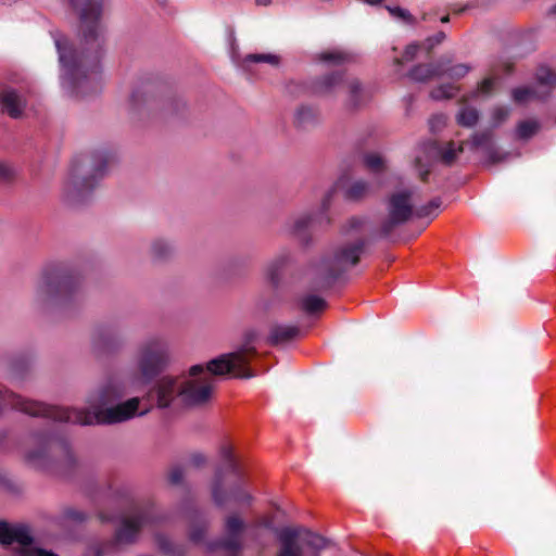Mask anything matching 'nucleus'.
I'll list each match as a JSON object with an SVG mask.
<instances>
[{"label":"nucleus","mask_w":556,"mask_h":556,"mask_svg":"<svg viewBox=\"0 0 556 556\" xmlns=\"http://www.w3.org/2000/svg\"><path fill=\"white\" fill-rule=\"evenodd\" d=\"M168 359L167 344L159 337L143 341L137 351V375L132 379L119 376L108 377L96 392L87 397L85 408L49 406L45 403L24 399L0 387V408L11 407L30 416H42L55 421L81 426L115 425L125 422L136 416H143L148 409L140 410V399L109 406L128 394L137 384L147 383L157 376Z\"/></svg>","instance_id":"nucleus-1"},{"label":"nucleus","mask_w":556,"mask_h":556,"mask_svg":"<svg viewBox=\"0 0 556 556\" xmlns=\"http://www.w3.org/2000/svg\"><path fill=\"white\" fill-rule=\"evenodd\" d=\"M67 1L79 17V50L64 36L55 37L54 42L64 86L76 97L84 98L100 89V60L105 42L103 0Z\"/></svg>","instance_id":"nucleus-2"},{"label":"nucleus","mask_w":556,"mask_h":556,"mask_svg":"<svg viewBox=\"0 0 556 556\" xmlns=\"http://www.w3.org/2000/svg\"><path fill=\"white\" fill-rule=\"evenodd\" d=\"M215 387L213 372L207 365H194L188 377L164 376L159 379L151 391L157 406L168 407L178 399L186 405H201L210 401Z\"/></svg>","instance_id":"nucleus-3"},{"label":"nucleus","mask_w":556,"mask_h":556,"mask_svg":"<svg viewBox=\"0 0 556 556\" xmlns=\"http://www.w3.org/2000/svg\"><path fill=\"white\" fill-rule=\"evenodd\" d=\"M223 467L216 470L211 486L212 497L217 506L232 502L239 506H250L253 497L245 489V473L229 445L220 447Z\"/></svg>","instance_id":"nucleus-4"},{"label":"nucleus","mask_w":556,"mask_h":556,"mask_svg":"<svg viewBox=\"0 0 556 556\" xmlns=\"http://www.w3.org/2000/svg\"><path fill=\"white\" fill-rule=\"evenodd\" d=\"M468 144L470 149L477 150L482 149L485 152L490 153V156L493 162H496L497 159L495 153H493V131L488 129L479 132H475L471 136V139L460 144L456 146L454 141H448L445 144H441L437 141H428L422 144V150L426 154L427 161L430 160H440L445 165H452L457 159L458 154L464 151V146ZM416 167L419 170V176L422 181L427 180V176L429 175L428 162H424L420 155L416 156L415 160Z\"/></svg>","instance_id":"nucleus-5"},{"label":"nucleus","mask_w":556,"mask_h":556,"mask_svg":"<svg viewBox=\"0 0 556 556\" xmlns=\"http://www.w3.org/2000/svg\"><path fill=\"white\" fill-rule=\"evenodd\" d=\"M79 280L67 271L53 268L42 273L35 293V301L42 309L65 306L76 299Z\"/></svg>","instance_id":"nucleus-6"},{"label":"nucleus","mask_w":556,"mask_h":556,"mask_svg":"<svg viewBox=\"0 0 556 556\" xmlns=\"http://www.w3.org/2000/svg\"><path fill=\"white\" fill-rule=\"evenodd\" d=\"M111 160L112 156L104 151H96L83 157L75 166V173L65 187L68 202H83L97 186L98 180L104 176Z\"/></svg>","instance_id":"nucleus-7"},{"label":"nucleus","mask_w":556,"mask_h":556,"mask_svg":"<svg viewBox=\"0 0 556 556\" xmlns=\"http://www.w3.org/2000/svg\"><path fill=\"white\" fill-rule=\"evenodd\" d=\"M364 250L365 240L362 238L337 245L318 264L317 273L321 279V287L331 286L337 278L358 264Z\"/></svg>","instance_id":"nucleus-8"},{"label":"nucleus","mask_w":556,"mask_h":556,"mask_svg":"<svg viewBox=\"0 0 556 556\" xmlns=\"http://www.w3.org/2000/svg\"><path fill=\"white\" fill-rule=\"evenodd\" d=\"M155 520L156 516L152 504L134 507L132 510L123 518L121 527L116 530L114 538L99 546L97 556L115 552L119 544H130L135 542L139 532L143 528L154 523Z\"/></svg>","instance_id":"nucleus-9"},{"label":"nucleus","mask_w":556,"mask_h":556,"mask_svg":"<svg viewBox=\"0 0 556 556\" xmlns=\"http://www.w3.org/2000/svg\"><path fill=\"white\" fill-rule=\"evenodd\" d=\"M257 333L250 330L244 334L241 348L235 352L222 354L207 363L208 371L214 376H226L232 374L237 378H250L254 375L249 368V363L256 355L254 342Z\"/></svg>","instance_id":"nucleus-10"},{"label":"nucleus","mask_w":556,"mask_h":556,"mask_svg":"<svg viewBox=\"0 0 556 556\" xmlns=\"http://www.w3.org/2000/svg\"><path fill=\"white\" fill-rule=\"evenodd\" d=\"M414 194L413 189H400L388 197L387 215L378 227V232L381 236H389L395 228L416 216Z\"/></svg>","instance_id":"nucleus-11"},{"label":"nucleus","mask_w":556,"mask_h":556,"mask_svg":"<svg viewBox=\"0 0 556 556\" xmlns=\"http://www.w3.org/2000/svg\"><path fill=\"white\" fill-rule=\"evenodd\" d=\"M277 535L281 545L277 556H303L304 548L317 556L327 546L325 538L304 528L286 527Z\"/></svg>","instance_id":"nucleus-12"},{"label":"nucleus","mask_w":556,"mask_h":556,"mask_svg":"<svg viewBox=\"0 0 556 556\" xmlns=\"http://www.w3.org/2000/svg\"><path fill=\"white\" fill-rule=\"evenodd\" d=\"M14 543L17 544L16 551L20 556H58L36 547L28 527L0 521V544L11 545Z\"/></svg>","instance_id":"nucleus-13"},{"label":"nucleus","mask_w":556,"mask_h":556,"mask_svg":"<svg viewBox=\"0 0 556 556\" xmlns=\"http://www.w3.org/2000/svg\"><path fill=\"white\" fill-rule=\"evenodd\" d=\"M334 191L332 189L328 190L321 200V206L317 214H304L296 217L291 226V232L299 238L303 242H307V233L308 231L321 227L324 225H328L330 223V217L327 214V211L330 207Z\"/></svg>","instance_id":"nucleus-14"},{"label":"nucleus","mask_w":556,"mask_h":556,"mask_svg":"<svg viewBox=\"0 0 556 556\" xmlns=\"http://www.w3.org/2000/svg\"><path fill=\"white\" fill-rule=\"evenodd\" d=\"M536 81L543 90L538 87H519L511 91L513 100L516 103L523 104L530 100H543L548 97L551 89L556 86V72L542 66L536 72Z\"/></svg>","instance_id":"nucleus-15"},{"label":"nucleus","mask_w":556,"mask_h":556,"mask_svg":"<svg viewBox=\"0 0 556 556\" xmlns=\"http://www.w3.org/2000/svg\"><path fill=\"white\" fill-rule=\"evenodd\" d=\"M245 521L238 514H229L224 519L223 536L217 545L227 552L237 554L243 549Z\"/></svg>","instance_id":"nucleus-16"},{"label":"nucleus","mask_w":556,"mask_h":556,"mask_svg":"<svg viewBox=\"0 0 556 556\" xmlns=\"http://www.w3.org/2000/svg\"><path fill=\"white\" fill-rule=\"evenodd\" d=\"M91 340L96 351L111 352L122 344L123 333L115 325H103L93 331Z\"/></svg>","instance_id":"nucleus-17"},{"label":"nucleus","mask_w":556,"mask_h":556,"mask_svg":"<svg viewBox=\"0 0 556 556\" xmlns=\"http://www.w3.org/2000/svg\"><path fill=\"white\" fill-rule=\"evenodd\" d=\"M346 97L344 106L349 111L358 110L371 98V92L358 78L351 77L344 81Z\"/></svg>","instance_id":"nucleus-18"},{"label":"nucleus","mask_w":556,"mask_h":556,"mask_svg":"<svg viewBox=\"0 0 556 556\" xmlns=\"http://www.w3.org/2000/svg\"><path fill=\"white\" fill-rule=\"evenodd\" d=\"M292 263V255L289 251L277 254L265 267V277L270 285L277 287L280 283L285 269Z\"/></svg>","instance_id":"nucleus-19"},{"label":"nucleus","mask_w":556,"mask_h":556,"mask_svg":"<svg viewBox=\"0 0 556 556\" xmlns=\"http://www.w3.org/2000/svg\"><path fill=\"white\" fill-rule=\"evenodd\" d=\"M343 81V74L340 72L326 74L312 83V92L321 97L333 96Z\"/></svg>","instance_id":"nucleus-20"},{"label":"nucleus","mask_w":556,"mask_h":556,"mask_svg":"<svg viewBox=\"0 0 556 556\" xmlns=\"http://www.w3.org/2000/svg\"><path fill=\"white\" fill-rule=\"evenodd\" d=\"M0 105L3 112L13 118H17L23 113L25 100L16 90L5 88L0 92Z\"/></svg>","instance_id":"nucleus-21"},{"label":"nucleus","mask_w":556,"mask_h":556,"mask_svg":"<svg viewBox=\"0 0 556 556\" xmlns=\"http://www.w3.org/2000/svg\"><path fill=\"white\" fill-rule=\"evenodd\" d=\"M444 61L437 63L419 64L410 70L408 76L416 81H427L434 77H440L445 73Z\"/></svg>","instance_id":"nucleus-22"},{"label":"nucleus","mask_w":556,"mask_h":556,"mask_svg":"<svg viewBox=\"0 0 556 556\" xmlns=\"http://www.w3.org/2000/svg\"><path fill=\"white\" fill-rule=\"evenodd\" d=\"M301 333V329L294 325H274L270 328L268 342L271 345L288 343Z\"/></svg>","instance_id":"nucleus-23"},{"label":"nucleus","mask_w":556,"mask_h":556,"mask_svg":"<svg viewBox=\"0 0 556 556\" xmlns=\"http://www.w3.org/2000/svg\"><path fill=\"white\" fill-rule=\"evenodd\" d=\"M208 529V520L200 513L190 518L189 538L193 543H203Z\"/></svg>","instance_id":"nucleus-24"},{"label":"nucleus","mask_w":556,"mask_h":556,"mask_svg":"<svg viewBox=\"0 0 556 556\" xmlns=\"http://www.w3.org/2000/svg\"><path fill=\"white\" fill-rule=\"evenodd\" d=\"M260 63H265L277 67L280 64V58L273 53H251L247 54L242 59L241 67L245 72H252L254 70V65Z\"/></svg>","instance_id":"nucleus-25"},{"label":"nucleus","mask_w":556,"mask_h":556,"mask_svg":"<svg viewBox=\"0 0 556 556\" xmlns=\"http://www.w3.org/2000/svg\"><path fill=\"white\" fill-rule=\"evenodd\" d=\"M371 192V186L362 179L354 180L350 182L344 190V197L351 201H358Z\"/></svg>","instance_id":"nucleus-26"},{"label":"nucleus","mask_w":556,"mask_h":556,"mask_svg":"<svg viewBox=\"0 0 556 556\" xmlns=\"http://www.w3.org/2000/svg\"><path fill=\"white\" fill-rule=\"evenodd\" d=\"M480 117L479 111L469 105H463L456 114V122L459 126L471 128L476 126Z\"/></svg>","instance_id":"nucleus-27"},{"label":"nucleus","mask_w":556,"mask_h":556,"mask_svg":"<svg viewBox=\"0 0 556 556\" xmlns=\"http://www.w3.org/2000/svg\"><path fill=\"white\" fill-rule=\"evenodd\" d=\"M316 118V110L311 106L301 105L294 112V123L298 127H305L314 123Z\"/></svg>","instance_id":"nucleus-28"},{"label":"nucleus","mask_w":556,"mask_h":556,"mask_svg":"<svg viewBox=\"0 0 556 556\" xmlns=\"http://www.w3.org/2000/svg\"><path fill=\"white\" fill-rule=\"evenodd\" d=\"M87 518L88 516L86 513L74 507H65L59 516V522L64 526L70 523H81L86 521Z\"/></svg>","instance_id":"nucleus-29"},{"label":"nucleus","mask_w":556,"mask_h":556,"mask_svg":"<svg viewBox=\"0 0 556 556\" xmlns=\"http://www.w3.org/2000/svg\"><path fill=\"white\" fill-rule=\"evenodd\" d=\"M300 305L304 312L315 314L325 309L326 302L320 296L311 294L303 296L300 301Z\"/></svg>","instance_id":"nucleus-30"},{"label":"nucleus","mask_w":556,"mask_h":556,"mask_svg":"<svg viewBox=\"0 0 556 556\" xmlns=\"http://www.w3.org/2000/svg\"><path fill=\"white\" fill-rule=\"evenodd\" d=\"M540 129L539 122L534 119L522 121L517 125L516 135L518 139L527 140L533 137Z\"/></svg>","instance_id":"nucleus-31"},{"label":"nucleus","mask_w":556,"mask_h":556,"mask_svg":"<svg viewBox=\"0 0 556 556\" xmlns=\"http://www.w3.org/2000/svg\"><path fill=\"white\" fill-rule=\"evenodd\" d=\"M319 60L323 62H329L333 64H344L351 62L353 60V56L349 52L333 50L320 53Z\"/></svg>","instance_id":"nucleus-32"},{"label":"nucleus","mask_w":556,"mask_h":556,"mask_svg":"<svg viewBox=\"0 0 556 556\" xmlns=\"http://www.w3.org/2000/svg\"><path fill=\"white\" fill-rule=\"evenodd\" d=\"M173 253V247L164 240H155L151 245V254L155 260H165Z\"/></svg>","instance_id":"nucleus-33"},{"label":"nucleus","mask_w":556,"mask_h":556,"mask_svg":"<svg viewBox=\"0 0 556 556\" xmlns=\"http://www.w3.org/2000/svg\"><path fill=\"white\" fill-rule=\"evenodd\" d=\"M348 231H356L362 235L371 233V226L365 217L355 216L346 222Z\"/></svg>","instance_id":"nucleus-34"},{"label":"nucleus","mask_w":556,"mask_h":556,"mask_svg":"<svg viewBox=\"0 0 556 556\" xmlns=\"http://www.w3.org/2000/svg\"><path fill=\"white\" fill-rule=\"evenodd\" d=\"M386 9L388 10V12L390 13V15L392 17L400 20L407 25L414 26L417 24L416 17L413 16L412 13L406 9H403L401 7H390V5H387Z\"/></svg>","instance_id":"nucleus-35"},{"label":"nucleus","mask_w":556,"mask_h":556,"mask_svg":"<svg viewBox=\"0 0 556 556\" xmlns=\"http://www.w3.org/2000/svg\"><path fill=\"white\" fill-rule=\"evenodd\" d=\"M458 88L453 84H445L434 88L431 91V98L434 100L451 99L456 96Z\"/></svg>","instance_id":"nucleus-36"},{"label":"nucleus","mask_w":556,"mask_h":556,"mask_svg":"<svg viewBox=\"0 0 556 556\" xmlns=\"http://www.w3.org/2000/svg\"><path fill=\"white\" fill-rule=\"evenodd\" d=\"M364 164L369 170L374 173H380L386 167L383 159L378 153L365 154Z\"/></svg>","instance_id":"nucleus-37"},{"label":"nucleus","mask_w":556,"mask_h":556,"mask_svg":"<svg viewBox=\"0 0 556 556\" xmlns=\"http://www.w3.org/2000/svg\"><path fill=\"white\" fill-rule=\"evenodd\" d=\"M446 72L443 75H447L451 78L459 79L465 77L470 72V66L467 64H456L450 66V62H444Z\"/></svg>","instance_id":"nucleus-38"},{"label":"nucleus","mask_w":556,"mask_h":556,"mask_svg":"<svg viewBox=\"0 0 556 556\" xmlns=\"http://www.w3.org/2000/svg\"><path fill=\"white\" fill-rule=\"evenodd\" d=\"M496 85V77H486L478 86L477 90L472 92V98L478 96H489L492 93Z\"/></svg>","instance_id":"nucleus-39"},{"label":"nucleus","mask_w":556,"mask_h":556,"mask_svg":"<svg viewBox=\"0 0 556 556\" xmlns=\"http://www.w3.org/2000/svg\"><path fill=\"white\" fill-rule=\"evenodd\" d=\"M46 459V448H39L36 451H28L25 454V460L34 467H41Z\"/></svg>","instance_id":"nucleus-40"},{"label":"nucleus","mask_w":556,"mask_h":556,"mask_svg":"<svg viewBox=\"0 0 556 556\" xmlns=\"http://www.w3.org/2000/svg\"><path fill=\"white\" fill-rule=\"evenodd\" d=\"M420 49V45L418 43H410L406 47L403 56L402 58H394V64L395 65H402L406 62L413 61Z\"/></svg>","instance_id":"nucleus-41"},{"label":"nucleus","mask_w":556,"mask_h":556,"mask_svg":"<svg viewBox=\"0 0 556 556\" xmlns=\"http://www.w3.org/2000/svg\"><path fill=\"white\" fill-rule=\"evenodd\" d=\"M510 114V110L507 106H496L493 109L491 114V122L493 127H498L504 123Z\"/></svg>","instance_id":"nucleus-42"},{"label":"nucleus","mask_w":556,"mask_h":556,"mask_svg":"<svg viewBox=\"0 0 556 556\" xmlns=\"http://www.w3.org/2000/svg\"><path fill=\"white\" fill-rule=\"evenodd\" d=\"M441 200L439 198L431 200L427 205L416 208V217L422 218L431 216L440 206Z\"/></svg>","instance_id":"nucleus-43"},{"label":"nucleus","mask_w":556,"mask_h":556,"mask_svg":"<svg viewBox=\"0 0 556 556\" xmlns=\"http://www.w3.org/2000/svg\"><path fill=\"white\" fill-rule=\"evenodd\" d=\"M184 469L179 466H175L168 472V480L172 484H179L184 479Z\"/></svg>","instance_id":"nucleus-44"},{"label":"nucleus","mask_w":556,"mask_h":556,"mask_svg":"<svg viewBox=\"0 0 556 556\" xmlns=\"http://www.w3.org/2000/svg\"><path fill=\"white\" fill-rule=\"evenodd\" d=\"M445 33L444 31H438L435 35L428 37L425 41V45L427 46V49L430 51L435 46L440 45L445 39Z\"/></svg>","instance_id":"nucleus-45"},{"label":"nucleus","mask_w":556,"mask_h":556,"mask_svg":"<svg viewBox=\"0 0 556 556\" xmlns=\"http://www.w3.org/2000/svg\"><path fill=\"white\" fill-rule=\"evenodd\" d=\"M13 168L9 164L0 161V182L9 181L13 178Z\"/></svg>","instance_id":"nucleus-46"},{"label":"nucleus","mask_w":556,"mask_h":556,"mask_svg":"<svg viewBox=\"0 0 556 556\" xmlns=\"http://www.w3.org/2000/svg\"><path fill=\"white\" fill-rule=\"evenodd\" d=\"M446 123V117L443 114L434 115L430 118L429 125L431 130L435 131L442 128Z\"/></svg>","instance_id":"nucleus-47"},{"label":"nucleus","mask_w":556,"mask_h":556,"mask_svg":"<svg viewBox=\"0 0 556 556\" xmlns=\"http://www.w3.org/2000/svg\"><path fill=\"white\" fill-rule=\"evenodd\" d=\"M205 462H206L205 456L200 453H194L189 458V464L193 467H200L203 464H205Z\"/></svg>","instance_id":"nucleus-48"},{"label":"nucleus","mask_w":556,"mask_h":556,"mask_svg":"<svg viewBox=\"0 0 556 556\" xmlns=\"http://www.w3.org/2000/svg\"><path fill=\"white\" fill-rule=\"evenodd\" d=\"M465 10H466V8H465V7H457V5H455V4L448 5V7L446 8V11H447V12H450V14H451V13H454V14H460V13H463Z\"/></svg>","instance_id":"nucleus-49"},{"label":"nucleus","mask_w":556,"mask_h":556,"mask_svg":"<svg viewBox=\"0 0 556 556\" xmlns=\"http://www.w3.org/2000/svg\"><path fill=\"white\" fill-rule=\"evenodd\" d=\"M258 525L265 528H271V520L267 517H264L258 521Z\"/></svg>","instance_id":"nucleus-50"},{"label":"nucleus","mask_w":556,"mask_h":556,"mask_svg":"<svg viewBox=\"0 0 556 556\" xmlns=\"http://www.w3.org/2000/svg\"><path fill=\"white\" fill-rule=\"evenodd\" d=\"M435 15H437V12H434V11L433 12L432 11L431 12H426V13L422 14L421 20L425 21V22L426 21H430Z\"/></svg>","instance_id":"nucleus-51"},{"label":"nucleus","mask_w":556,"mask_h":556,"mask_svg":"<svg viewBox=\"0 0 556 556\" xmlns=\"http://www.w3.org/2000/svg\"><path fill=\"white\" fill-rule=\"evenodd\" d=\"M271 2L273 0H255V4L258 7H268Z\"/></svg>","instance_id":"nucleus-52"},{"label":"nucleus","mask_w":556,"mask_h":556,"mask_svg":"<svg viewBox=\"0 0 556 556\" xmlns=\"http://www.w3.org/2000/svg\"><path fill=\"white\" fill-rule=\"evenodd\" d=\"M442 23H448L450 22V12L446 11V13L440 18Z\"/></svg>","instance_id":"nucleus-53"},{"label":"nucleus","mask_w":556,"mask_h":556,"mask_svg":"<svg viewBox=\"0 0 556 556\" xmlns=\"http://www.w3.org/2000/svg\"><path fill=\"white\" fill-rule=\"evenodd\" d=\"M138 97H139V96H138V93H134V94L131 96V101H132L134 103H137V98H138Z\"/></svg>","instance_id":"nucleus-54"},{"label":"nucleus","mask_w":556,"mask_h":556,"mask_svg":"<svg viewBox=\"0 0 556 556\" xmlns=\"http://www.w3.org/2000/svg\"><path fill=\"white\" fill-rule=\"evenodd\" d=\"M505 68H506V72L509 73L511 71V65L510 64H506Z\"/></svg>","instance_id":"nucleus-55"},{"label":"nucleus","mask_w":556,"mask_h":556,"mask_svg":"<svg viewBox=\"0 0 556 556\" xmlns=\"http://www.w3.org/2000/svg\"><path fill=\"white\" fill-rule=\"evenodd\" d=\"M551 12H552V13H556V5H554V7L551 9Z\"/></svg>","instance_id":"nucleus-56"}]
</instances>
